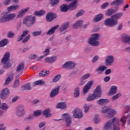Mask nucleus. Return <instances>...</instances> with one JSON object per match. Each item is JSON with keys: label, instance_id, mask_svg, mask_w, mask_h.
I'll use <instances>...</instances> for the list:
<instances>
[{"label": "nucleus", "instance_id": "nucleus-1", "mask_svg": "<svg viewBox=\"0 0 130 130\" xmlns=\"http://www.w3.org/2000/svg\"><path fill=\"white\" fill-rule=\"evenodd\" d=\"M20 5L17 4H14L9 7L7 8L8 12H3L0 17V23H5L9 21H12L14 20L16 17V13H9L12 11H16L19 9Z\"/></svg>", "mask_w": 130, "mask_h": 130}, {"label": "nucleus", "instance_id": "nucleus-2", "mask_svg": "<svg viewBox=\"0 0 130 130\" xmlns=\"http://www.w3.org/2000/svg\"><path fill=\"white\" fill-rule=\"evenodd\" d=\"M119 119L116 117L110 119L105 125L104 130H120L119 127Z\"/></svg>", "mask_w": 130, "mask_h": 130}, {"label": "nucleus", "instance_id": "nucleus-3", "mask_svg": "<svg viewBox=\"0 0 130 130\" xmlns=\"http://www.w3.org/2000/svg\"><path fill=\"white\" fill-rule=\"evenodd\" d=\"M123 16V13H118L116 14L113 15L111 18L106 19L104 22L105 26L107 27H114L118 24V19L121 18Z\"/></svg>", "mask_w": 130, "mask_h": 130}, {"label": "nucleus", "instance_id": "nucleus-4", "mask_svg": "<svg viewBox=\"0 0 130 130\" xmlns=\"http://www.w3.org/2000/svg\"><path fill=\"white\" fill-rule=\"evenodd\" d=\"M100 37H101V35L100 34H93L88 39V43L91 45V46L97 47L100 44V42H99V40H100Z\"/></svg>", "mask_w": 130, "mask_h": 130}, {"label": "nucleus", "instance_id": "nucleus-5", "mask_svg": "<svg viewBox=\"0 0 130 130\" xmlns=\"http://www.w3.org/2000/svg\"><path fill=\"white\" fill-rule=\"evenodd\" d=\"M35 21H36L35 16H28L23 19V23L26 27H31L35 24Z\"/></svg>", "mask_w": 130, "mask_h": 130}, {"label": "nucleus", "instance_id": "nucleus-6", "mask_svg": "<svg viewBox=\"0 0 130 130\" xmlns=\"http://www.w3.org/2000/svg\"><path fill=\"white\" fill-rule=\"evenodd\" d=\"M59 120H65L66 122V126L69 127L71 126L72 124V116L69 113H64L61 116V118L56 120V121H59Z\"/></svg>", "mask_w": 130, "mask_h": 130}, {"label": "nucleus", "instance_id": "nucleus-7", "mask_svg": "<svg viewBox=\"0 0 130 130\" xmlns=\"http://www.w3.org/2000/svg\"><path fill=\"white\" fill-rule=\"evenodd\" d=\"M26 114L25 106L23 105L18 106L15 110V114L18 117H23Z\"/></svg>", "mask_w": 130, "mask_h": 130}, {"label": "nucleus", "instance_id": "nucleus-8", "mask_svg": "<svg viewBox=\"0 0 130 130\" xmlns=\"http://www.w3.org/2000/svg\"><path fill=\"white\" fill-rule=\"evenodd\" d=\"M10 60V52H7L2 59V62L4 64L5 69H9L11 67V63L9 62Z\"/></svg>", "mask_w": 130, "mask_h": 130}, {"label": "nucleus", "instance_id": "nucleus-9", "mask_svg": "<svg viewBox=\"0 0 130 130\" xmlns=\"http://www.w3.org/2000/svg\"><path fill=\"white\" fill-rule=\"evenodd\" d=\"M76 67V62L73 61H68L62 66V69L73 70Z\"/></svg>", "mask_w": 130, "mask_h": 130}, {"label": "nucleus", "instance_id": "nucleus-10", "mask_svg": "<svg viewBox=\"0 0 130 130\" xmlns=\"http://www.w3.org/2000/svg\"><path fill=\"white\" fill-rule=\"evenodd\" d=\"M75 118H82L83 116V111L80 108H76L72 112Z\"/></svg>", "mask_w": 130, "mask_h": 130}, {"label": "nucleus", "instance_id": "nucleus-11", "mask_svg": "<svg viewBox=\"0 0 130 130\" xmlns=\"http://www.w3.org/2000/svg\"><path fill=\"white\" fill-rule=\"evenodd\" d=\"M93 84H94V81L93 80H90L83 87L82 92L84 95H85V94H87V93L89 92V90L91 89V87H92Z\"/></svg>", "mask_w": 130, "mask_h": 130}, {"label": "nucleus", "instance_id": "nucleus-12", "mask_svg": "<svg viewBox=\"0 0 130 130\" xmlns=\"http://www.w3.org/2000/svg\"><path fill=\"white\" fill-rule=\"evenodd\" d=\"M116 113H117V112L115 110L109 108L108 113L105 115V117L109 119L116 115Z\"/></svg>", "mask_w": 130, "mask_h": 130}, {"label": "nucleus", "instance_id": "nucleus-13", "mask_svg": "<svg viewBox=\"0 0 130 130\" xmlns=\"http://www.w3.org/2000/svg\"><path fill=\"white\" fill-rule=\"evenodd\" d=\"M127 119V124L130 125V114H128L127 116H123L122 118L120 119V121L121 123V125L122 127L125 125L126 123V120Z\"/></svg>", "mask_w": 130, "mask_h": 130}, {"label": "nucleus", "instance_id": "nucleus-14", "mask_svg": "<svg viewBox=\"0 0 130 130\" xmlns=\"http://www.w3.org/2000/svg\"><path fill=\"white\" fill-rule=\"evenodd\" d=\"M60 89V86L57 85L55 88H53L50 93V96L51 98H54L55 96H57L59 94V90Z\"/></svg>", "mask_w": 130, "mask_h": 130}, {"label": "nucleus", "instance_id": "nucleus-15", "mask_svg": "<svg viewBox=\"0 0 130 130\" xmlns=\"http://www.w3.org/2000/svg\"><path fill=\"white\" fill-rule=\"evenodd\" d=\"M114 62V56L113 55H109L107 56L105 60V64L107 67L111 66Z\"/></svg>", "mask_w": 130, "mask_h": 130}, {"label": "nucleus", "instance_id": "nucleus-16", "mask_svg": "<svg viewBox=\"0 0 130 130\" xmlns=\"http://www.w3.org/2000/svg\"><path fill=\"white\" fill-rule=\"evenodd\" d=\"M9 95H10V91L8 88H4L1 91V93L0 94V97L3 100H5L9 97Z\"/></svg>", "mask_w": 130, "mask_h": 130}, {"label": "nucleus", "instance_id": "nucleus-17", "mask_svg": "<svg viewBox=\"0 0 130 130\" xmlns=\"http://www.w3.org/2000/svg\"><path fill=\"white\" fill-rule=\"evenodd\" d=\"M29 10H30V8L29 7L22 9L18 12L17 18H23Z\"/></svg>", "mask_w": 130, "mask_h": 130}, {"label": "nucleus", "instance_id": "nucleus-18", "mask_svg": "<svg viewBox=\"0 0 130 130\" xmlns=\"http://www.w3.org/2000/svg\"><path fill=\"white\" fill-rule=\"evenodd\" d=\"M102 92V91H101V86H99L96 87L92 94H93V95H94L96 99L100 98V97H101Z\"/></svg>", "mask_w": 130, "mask_h": 130}, {"label": "nucleus", "instance_id": "nucleus-19", "mask_svg": "<svg viewBox=\"0 0 130 130\" xmlns=\"http://www.w3.org/2000/svg\"><path fill=\"white\" fill-rule=\"evenodd\" d=\"M78 7V0H74L70 4L68 5V9L70 11H74L76 10Z\"/></svg>", "mask_w": 130, "mask_h": 130}, {"label": "nucleus", "instance_id": "nucleus-20", "mask_svg": "<svg viewBox=\"0 0 130 130\" xmlns=\"http://www.w3.org/2000/svg\"><path fill=\"white\" fill-rule=\"evenodd\" d=\"M57 59V56L54 55L52 56L51 57H47L45 61L46 62H47L48 63H53L55 61H56V60Z\"/></svg>", "mask_w": 130, "mask_h": 130}, {"label": "nucleus", "instance_id": "nucleus-21", "mask_svg": "<svg viewBox=\"0 0 130 130\" xmlns=\"http://www.w3.org/2000/svg\"><path fill=\"white\" fill-rule=\"evenodd\" d=\"M96 103L99 105H101V106H103L106 105V104H108L109 103V100L107 99H101L97 101Z\"/></svg>", "mask_w": 130, "mask_h": 130}, {"label": "nucleus", "instance_id": "nucleus-22", "mask_svg": "<svg viewBox=\"0 0 130 130\" xmlns=\"http://www.w3.org/2000/svg\"><path fill=\"white\" fill-rule=\"evenodd\" d=\"M83 24H84V20L80 19L77 20L76 22L73 24V27L75 28V29L81 28V27L83 26Z\"/></svg>", "mask_w": 130, "mask_h": 130}, {"label": "nucleus", "instance_id": "nucleus-23", "mask_svg": "<svg viewBox=\"0 0 130 130\" xmlns=\"http://www.w3.org/2000/svg\"><path fill=\"white\" fill-rule=\"evenodd\" d=\"M56 18V14L50 12L46 16L47 22H51L54 19Z\"/></svg>", "mask_w": 130, "mask_h": 130}, {"label": "nucleus", "instance_id": "nucleus-24", "mask_svg": "<svg viewBox=\"0 0 130 130\" xmlns=\"http://www.w3.org/2000/svg\"><path fill=\"white\" fill-rule=\"evenodd\" d=\"M59 28V25H57L54 26V27H51L46 33L47 35H52V34H54L55 30Z\"/></svg>", "mask_w": 130, "mask_h": 130}, {"label": "nucleus", "instance_id": "nucleus-25", "mask_svg": "<svg viewBox=\"0 0 130 130\" xmlns=\"http://www.w3.org/2000/svg\"><path fill=\"white\" fill-rule=\"evenodd\" d=\"M56 108L60 109H67V103L66 102L58 103L56 105Z\"/></svg>", "mask_w": 130, "mask_h": 130}, {"label": "nucleus", "instance_id": "nucleus-26", "mask_svg": "<svg viewBox=\"0 0 130 130\" xmlns=\"http://www.w3.org/2000/svg\"><path fill=\"white\" fill-rule=\"evenodd\" d=\"M43 114L45 117H50L52 114H51V110L50 109H46L43 112Z\"/></svg>", "mask_w": 130, "mask_h": 130}, {"label": "nucleus", "instance_id": "nucleus-27", "mask_svg": "<svg viewBox=\"0 0 130 130\" xmlns=\"http://www.w3.org/2000/svg\"><path fill=\"white\" fill-rule=\"evenodd\" d=\"M24 63L21 62L19 63L16 68V72L17 73H22L23 70H24Z\"/></svg>", "mask_w": 130, "mask_h": 130}, {"label": "nucleus", "instance_id": "nucleus-28", "mask_svg": "<svg viewBox=\"0 0 130 130\" xmlns=\"http://www.w3.org/2000/svg\"><path fill=\"white\" fill-rule=\"evenodd\" d=\"M69 26H70V23H69L68 22L62 24L59 28V31L61 32H63V31H66V30H67V29L69 28Z\"/></svg>", "mask_w": 130, "mask_h": 130}, {"label": "nucleus", "instance_id": "nucleus-29", "mask_svg": "<svg viewBox=\"0 0 130 130\" xmlns=\"http://www.w3.org/2000/svg\"><path fill=\"white\" fill-rule=\"evenodd\" d=\"M117 91V86H112L111 87L109 95H114V94H116V91Z\"/></svg>", "mask_w": 130, "mask_h": 130}, {"label": "nucleus", "instance_id": "nucleus-30", "mask_svg": "<svg viewBox=\"0 0 130 130\" xmlns=\"http://www.w3.org/2000/svg\"><path fill=\"white\" fill-rule=\"evenodd\" d=\"M104 16L103 14L100 13L95 16L93 21H94V22H99V21H101V20L103 19Z\"/></svg>", "mask_w": 130, "mask_h": 130}, {"label": "nucleus", "instance_id": "nucleus-31", "mask_svg": "<svg viewBox=\"0 0 130 130\" xmlns=\"http://www.w3.org/2000/svg\"><path fill=\"white\" fill-rule=\"evenodd\" d=\"M115 13H116L115 10L113 9H109L106 11L105 14L106 16H108V17H110V16L113 15V14Z\"/></svg>", "mask_w": 130, "mask_h": 130}, {"label": "nucleus", "instance_id": "nucleus-32", "mask_svg": "<svg viewBox=\"0 0 130 130\" xmlns=\"http://www.w3.org/2000/svg\"><path fill=\"white\" fill-rule=\"evenodd\" d=\"M124 0H115L112 3H111V5L113 6L115 5L116 6H121L124 3Z\"/></svg>", "mask_w": 130, "mask_h": 130}, {"label": "nucleus", "instance_id": "nucleus-33", "mask_svg": "<svg viewBox=\"0 0 130 130\" xmlns=\"http://www.w3.org/2000/svg\"><path fill=\"white\" fill-rule=\"evenodd\" d=\"M105 70H107V67L104 66H100L96 69V72H98L99 74H102Z\"/></svg>", "mask_w": 130, "mask_h": 130}, {"label": "nucleus", "instance_id": "nucleus-34", "mask_svg": "<svg viewBox=\"0 0 130 130\" xmlns=\"http://www.w3.org/2000/svg\"><path fill=\"white\" fill-rule=\"evenodd\" d=\"M9 105H7L6 103H3L1 104V101H0V109H2L3 110L7 111L8 109H9Z\"/></svg>", "mask_w": 130, "mask_h": 130}, {"label": "nucleus", "instance_id": "nucleus-35", "mask_svg": "<svg viewBox=\"0 0 130 130\" xmlns=\"http://www.w3.org/2000/svg\"><path fill=\"white\" fill-rule=\"evenodd\" d=\"M122 41L124 43H128L130 44V36L128 35H125L123 37Z\"/></svg>", "mask_w": 130, "mask_h": 130}, {"label": "nucleus", "instance_id": "nucleus-36", "mask_svg": "<svg viewBox=\"0 0 130 130\" xmlns=\"http://www.w3.org/2000/svg\"><path fill=\"white\" fill-rule=\"evenodd\" d=\"M95 99H96V98L94 96V94L93 93H90L88 95L86 100L88 102H91V101H94Z\"/></svg>", "mask_w": 130, "mask_h": 130}, {"label": "nucleus", "instance_id": "nucleus-37", "mask_svg": "<svg viewBox=\"0 0 130 130\" xmlns=\"http://www.w3.org/2000/svg\"><path fill=\"white\" fill-rule=\"evenodd\" d=\"M9 43V40L8 39H4L0 42V47H4Z\"/></svg>", "mask_w": 130, "mask_h": 130}, {"label": "nucleus", "instance_id": "nucleus-38", "mask_svg": "<svg viewBox=\"0 0 130 130\" xmlns=\"http://www.w3.org/2000/svg\"><path fill=\"white\" fill-rule=\"evenodd\" d=\"M45 14H46V12L44 10L35 12V16H38L39 17H41V16H43V15H45Z\"/></svg>", "mask_w": 130, "mask_h": 130}, {"label": "nucleus", "instance_id": "nucleus-39", "mask_svg": "<svg viewBox=\"0 0 130 130\" xmlns=\"http://www.w3.org/2000/svg\"><path fill=\"white\" fill-rule=\"evenodd\" d=\"M74 97L75 98H78V97H79V96H80V87H76L75 89H74Z\"/></svg>", "mask_w": 130, "mask_h": 130}, {"label": "nucleus", "instance_id": "nucleus-40", "mask_svg": "<svg viewBox=\"0 0 130 130\" xmlns=\"http://www.w3.org/2000/svg\"><path fill=\"white\" fill-rule=\"evenodd\" d=\"M20 77H21V76H17L16 77L14 82V86H13L14 88H18V87H19L20 85V81H19V79H20Z\"/></svg>", "mask_w": 130, "mask_h": 130}, {"label": "nucleus", "instance_id": "nucleus-41", "mask_svg": "<svg viewBox=\"0 0 130 130\" xmlns=\"http://www.w3.org/2000/svg\"><path fill=\"white\" fill-rule=\"evenodd\" d=\"M61 12H67L69 10V5L63 4L60 6Z\"/></svg>", "mask_w": 130, "mask_h": 130}, {"label": "nucleus", "instance_id": "nucleus-42", "mask_svg": "<svg viewBox=\"0 0 130 130\" xmlns=\"http://www.w3.org/2000/svg\"><path fill=\"white\" fill-rule=\"evenodd\" d=\"M60 78H61V75L58 74L54 77L52 81L53 83H56V82H58V80L60 79Z\"/></svg>", "mask_w": 130, "mask_h": 130}, {"label": "nucleus", "instance_id": "nucleus-43", "mask_svg": "<svg viewBox=\"0 0 130 130\" xmlns=\"http://www.w3.org/2000/svg\"><path fill=\"white\" fill-rule=\"evenodd\" d=\"M33 115L35 117H38L40 115L42 114V111L39 110L33 112Z\"/></svg>", "mask_w": 130, "mask_h": 130}, {"label": "nucleus", "instance_id": "nucleus-44", "mask_svg": "<svg viewBox=\"0 0 130 130\" xmlns=\"http://www.w3.org/2000/svg\"><path fill=\"white\" fill-rule=\"evenodd\" d=\"M92 106V105H87L85 104L83 106V108L84 109L85 113H88L89 112V110H90V107Z\"/></svg>", "mask_w": 130, "mask_h": 130}, {"label": "nucleus", "instance_id": "nucleus-45", "mask_svg": "<svg viewBox=\"0 0 130 130\" xmlns=\"http://www.w3.org/2000/svg\"><path fill=\"white\" fill-rule=\"evenodd\" d=\"M93 121L95 124L100 122V117L99 115H95L93 118Z\"/></svg>", "mask_w": 130, "mask_h": 130}, {"label": "nucleus", "instance_id": "nucleus-46", "mask_svg": "<svg viewBox=\"0 0 130 130\" xmlns=\"http://www.w3.org/2000/svg\"><path fill=\"white\" fill-rule=\"evenodd\" d=\"M42 34V31L41 30L35 31L31 33V35L34 37H36V36H39L41 35Z\"/></svg>", "mask_w": 130, "mask_h": 130}, {"label": "nucleus", "instance_id": "nucleus-47", "mask_svg": "<svg viewBox=\"0 0 130 130\" xmlns=\"http://www.w3.org/2000/svg\"><path fill=\"white\" fill-rule=\"evenodd\" d=\"M49 75V71H42L40 73L39 75L40 77H45Z\"/></svg>", "mask_w": 130, "mask_h": 130}, {"label": "nucleus", "instance_id": "nucleus-48", "mask_svg": "<svg viewBox=\"0 0 130 130\" xmlns=\"http://www.w3.org/2000/svg\"><path fill=\"white\" fill-rule=\"evenodd\" d=\"M44 84H45V82L41 80H38L34 82V85H35V86H36L37 85H40V86H41L42 85H44Z\"/></svg>", "mask_w": 130, "mask_h": 130}, {"label": "nucleus", "instance_id": "nucleus-49", "mask_svg": "<svg viewBox=\"0 0 130 130\" xmlns=\"http://www.w3.org/2000/svg\"><path fill=\"white\" fill-rule=\"evenodd\" d=\"M31 84L30 83H27L22 86V89L23 90H31Z\"/></svg>", "mask_w": 130, "mask_h": 130}, {"label": "nucleus", "instance_id": "nucleus-50", "mask_svg": "<svg viewBox=\"0 0 130 130\" xmlns=\"http://www.w3.org/2000/svg\"><path fill=\"white\" fill-rule=\"evenodd\" d=\"M49 52H50V48L48 47L45 49V50L43 51V53L44 56H46V55H48V54H49Z\"/></svg>", "mask_w": 130, "mask_h": 130}, {"label": "nucleus", "instance_id": "nucleus-51", "mask_svg": "<svg viewBox=\"0 0 130 130\" xmlns=\"http://www.w3.org/2000/svg\"><path fill=\"white\" fill-rule=\"evenodd\" d=\"M31 38V35H28L22 41V43L25 44L27 43L30 40V39Z\"/></svg>", "mask_w": 130, "mask_h": 130}, {"label": "nucleus", "instance_id": "nucleus-52", "mask_svg": "<svg viewBox=\"0 0 130 130\" xmlns=\"http://www.w3.org/2000/svg\"><path fill=\"white\" fill-rule=\"evenodd\" d=\"M13 80H14V78H13V77H8L7 78H6L5 82V85H9V83L11 82V81H13Z\"/></svg>", "mask_w": 130, "mask_h": 130}, {"label": "nucleus", "instance_id": "nucleus-53", "mask_svg": "<svg viewBox=\"0 0 130 130\" xmlns=\"http://www.w3.org/2000/svg\"><path fill=\"white\" fill-rule=\"evenodd\" d=\"M108 110H109V108L107 107H103L101 110V113H106L108 112Z\"/></svg>", "mask_w": 130, "mask_h": 130}, {"label": "nucleus", "instance_id": "nucleus-54", "mask_svg": "<svg viewBox=\"0 0 130 130\" xmlns=\"http://www.w3.org/2000/svg\"><path fill=\"white\" fill-rule=\"evenodd\" d=\"M85 14V11L80 10L78 12V13L76 14V18H79V17H81V16H83V15Z\"/></svg>", "mask_w": 130, "mask_h": 130}, {"label": "nucleus", "instance_id": "nucleus-55", "mask_svg": "<svg viewBox=\"0 0 130 130\" xmlns=\"http://www.w3.org/2000/svg\"><path fill=\"white\" fill-rule=\"evenodd\" d=\"M120 96H121V93H118L117 94L114 95L112 98V100H113V101H115V100H117V99L118 98H119V97H120Z\"/></svg>", "mask_w": 130, "mask_h": 130}, {"label": "nucleus", "instance_id": "nucleus-56", "mask_svg": "<svg viewBox=\"0 0 130 130\" xmlns=\"http://www.w3.org/2000/svg\"><path fill=\"white\" fill-rule=\"evenodd\" d=\"M91 76L90 73H87L84 74L81 78H82L83 80H87V79H89Z\"/></svg>", "mask_w": 130, "mask_h": 130}, {"label": "nucleus", "instance_id": "nucleus-57", "mask_svg": "<svg viewBox=\"0 0 130 130\" xmlns=\"http://www.w3.org/2000/svg\"><path fill=\"white\" fill-rule=\"evenodd\" d=\"M99 58H100V57L99 56L95 55L93 57L91 61H92V62H96V61H98V60H99Z\"/></svg>", "mask_w": 130, "mask_h": 130}, {"label": "nucleus", "instance_id": "nucleus-58", "mask_svg": "<svg viewBox=\"0 0 130 130\" xmlns=\"http://www.w3.org/2000/svg\"><path fill=\"white\" fill-rule=\"evenodd\" d=\"M45 124H46V122L45 121L40 122L39 123V128H42V127H44V126H45Z\"/></svg>", "mask_w": 130, "mask_h": 130}, {"label": "nucleus", "instance_id": "nucleus-59", "mask_svg": "<svg viewBox=\"0 0 130 130\" xmlns=\"http://www.w3.org/2000/svg\"><path fill=\"white\" fill-rule=\"evenodd\" d=\"M15 36V33L13 31H9L8 32V37L9 38H13Z\"/></svg>", "mask_w": 130, "mask_h": 130}, {"label": "nucleus", "instance_id": "nucleus-60", "mask_svg": "<svg viewBox=\"0 0 130 130\" xmlns=\"http://www.w3.org/2000/svg\"><path fill=\"white\" fill-rule=\"evenodd\" d=\"M59 1L60 0H51V5L55 6V5H57L59 3Z\"/></svg>", "mask_w": 130, "mask_h": 130}, {"label": "nucleus", "instance_id": "nucleus-61", "mask_svg": "<svg viewBox=\"0 0 130 130\" xmlns=\"http://www.w3.org/2000/svg\"><path fill=\"white\" fill-rule=\"evenodd\" d=\"M36 57H37V54H31L28 56V58H29V59H35Z\"/></svg>", "mask_w": 130, "mask_h": 130}, {"label": "nucleus", "instance_id": "nucleus-62", "mask_svg": "<svg viewBox=\"0 0 130 130\" xmlns=\"http://www.w3.org/2000/svg\"><path fill=\"white\" fill-rule=\"evenodd\" d=\"M108 5H109V4L107 2H106L104 4H103L101 7L102 10H104L106 9V7H107Z\"/></svg>", "mask_w": 130, "mask_h": 130}, {"label": "nucleus", "instance_id": "nucleus-63", "mask_svg": "<svg viewBox=\"0 0 130 130\" xmlns=\"http://www.w3.org/2000/svg\"><path fill=\"white\" fill-rule=\"evenodd\" d=\"M86 84V81H85V79H83L81 77L80 78V83H79V86H83V85H85Z\"/></svg>", "mask_w": 130, "mask_h": 130}, {"label": "nucleus", "instance_id": "nucleus-64", "mask_svg": "<svg viewBox=\"0 0 130 130\" xmlns=\"http://www.w3.org/2000/svg\"><path fill=\"white\" fill-rule=\"evenodd\" d=\"M27 120H33L34 119V115H29L26 118Z\"/></svg>", "mask_w": 130, "mask_h": 130}]
</instances>
